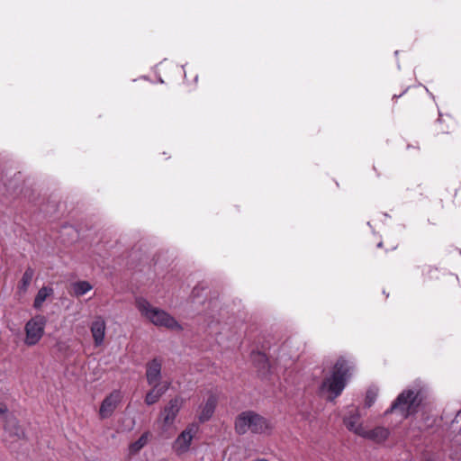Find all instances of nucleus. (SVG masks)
<instances>
[{"mask_svg":"<svg viewBox=\"0 0 461 461\" xmlns=\"http://www.w3.org/2000/svg\"><path fill=\"white\" fill-rule=\"evenodd\" d=\"M271 340H273V338H270V339H265L262 343H264L265 341H270L271 344H274Z\"/></svg>","mask_w":461,"mask_h":461,"instance_id":"bb28decb","label":"nucleus"},{"mask_svg":"<svg viewBox=\"0 0 461 461\" xmlns=\"http://www.w3.org/2000/svg\"><path fill=\"white\" fill-rule=\"evenodd\" d=\"M460 420H461V417L457 418V414H456L455 419H454V420H453V422H459Z\"/></svg>","mask_w":461,"mask_h":461,"instance_id":"a878e982","label":"nucleus"},{"mask_svg":"<svg viewBox=\"0 0 461 461\" xmlns=\"http://www.w3.org/2000/svg\"><path fill=\"white\" fill-rule=\"evenodd\" d=\"M53 288L50 286H42L37 293L34 301L33 308L40 310L42 307L45 300L53 294Z\"/></svg>","mask_w":461,"mask_h":461,"instance_id":"a211bd4d","label":"nucleus"},{"mask_svg":"<svg viewBox=\"0 0 461 461\" xmlns=\"http://www.w3.org/2000/svg\"><path fill=\"white\" fill-rule=\"evenodd\" d=\"M250 359L253 366L258 369V375H274L278 374L279 369L275 361V355H270L267 348L251 352Z\"/></svg>","mask_w":461,"mask_h":461,"instance_id":"39448f33","label":"nucleus"},{"mask_svg":"<svg viewBox=\"0 0 461 461\" xmlns=\"http://www.w3.org/2000/svg\"><path fill=\"white\" fill-rule=\"evenodd\" d=\"M218 399L216 395L211 394L207 400L206 402L202 405L200 413L198 415V420L201 423H204L208 420L212 418V416L214 413L216 405H217Z\"/></svg>","mask_w":461,"mask_h":461,"instance_id":"2eb2a0df","label":"nucleus"},{"mask_svg":"<svg viewBox=\"0 0 461 461\" xmlns=\"http://www.w3.org/2000/svg\"><path fill=\"white\" fill-rule=\"evenodd\" d=\"M389 435L390 431L388 429L384 427H375L370 430L364 429V433H362L361 437L371 439L376 443H382L388 438Z\"/></svg>","mask_w":461,"mask_h":461,"instance_id":"f3484780","label":"nucleus"},{"mask_svg":"<svg viewBox=\"0 0 461 461\" xmlns=\"http://www.w3.org/2000/svg\"><path fill=\"white\" fill-rule=\"evenodd\" d=\"M105 328V321L102 317H97L91 323L90 330L94 339L95 346L99 347L104 343Z\"/></svg>","mask_w":461,"mask_h":461,"instance_id":"4468645a","label":"nucleus"},{"mask_svg":"<svg viewBox=\"0 0 461 461\" xmlns=\"http://www.w3.org/2000/svg\"><path fill=\"white\" fill-rule=\"evenodd\" d=\"M72 288L74 294L79 297L92 290L93 286L87 281H77L72 285Z\"/></svg>","mask_w":461,"mask_h":461,"instance_id":"412c9836","label":"nucleus"},{"mask_svg":"<svg viewBox=\"0 0 461 461\" xmlns=\"http://www.w3.org/2000/svg\"><path fill=\"white\" fill-rule=\"evenodd\" d=\"M360 415L357 410L350 411L344 419L343 422L346 428L356 433L357 435L360 436L362 433H364V428L359 423Z\"/></svg>","mask_w":461,"mask_h":461,"instance_id":"dca6fc26","label":"nucleus"},{"mask_svg":"<svg viewBox=\"0 0 461 461\" xmlns=\"http://www.w3.org/2000/svg\"><path fill=\"white\" fill-rule=\"evenodd\" d=\"M0 414L2 415V418L4 421L6 419V416H11L12 414L8 413V409L5 403L0 402Z\"/></svg>","mask_w":461,"mask_h":461,"instance_id":"393cba45","label":"nucleus"},{"mask_svg":"<svg viewBox=\"0 0 461 461\" xmlns=\"http://www.w3.org/2000/svg\"><path fill=\"white\" fill-rule=\"evenodd\" d=\"M234 429L240 436L249 431L252 434L270 435L274 429V424L270 420L254 411H244L236 417Z\"/></svg>","mask_w":461,"mask_h":461,"instance_id":"f03ea898","label":"nucleus"},{"mask_svg":"<svg viewBox=\"0 0 461 461\" xmlns=\"http://www.w3.org/2000/svg\"><path fill=\"white\" fill-rule=\"evenodd\" d=\"M33 276H34V269L32 267H28L25 269V271L18 284V290L20 293L27 292V290L32 283V280L33 278Z\"/></svg>","mask_w":461,"mask_h":461,"instance_id":"6ab92c4d","label":"nucleus"},{"mask_svg":"<svg viewBox=\"0 0 461 461\" xmlns=\"http://www.w3.org/2000/svg\"><path fill=\"white\" fill-rule=\"evenodd\" d=\"M122 394L120 390H113L109 395H107L102 402L99 415L101 419H107L111 417L121 402Z\"/></svg>","mask_w":461,"mask_h":461,"instance_id":"9b49d317","label":"nucleus"},{"mask_svg":"<svg viewBox=\"0 0 461 461\" xmlns=\"http://www.w3.org/2000/svg\"><path fill=\"white\" fill-rule=\"evenodd\" d=\"M377 398V390L375 388H370L366 391V398H365V406L366 408H370Z\"/></svg>","mask_w":461,"mask_h":461,"instance_id":"5701e85b","label":"nucleus"},{"mask_svg":"<svg viewBox=\"0 0 461 461\" xmlns=\"http://www.w3.org/2000/svg\"><path fill=\"white\" fill-rule=\"evenodd\" d=\"M162 359L155 357L147 363V370L145 375H161Z\"/></svg>","mask_w":461,"mask_h":461,"instance_id":"4be33fe9","label":"nucleus"},{"mask_svg":"<svg viewBox=\"0 0 461 461\" xmlns=\"http://www.w3.org/2000/svg\"><path fill=\"white\" fill-rule=\"evenodd\" d=\"M203 290H204V287L201 286L200 285H197L196 286H194L191 293V296H192L193 300H195L196 298H198L200 296V293Z\"/></svg>","mask_w":461,"mask_h":461,"instance_id":"b1692460","label":"nucleus"},{"mask_svg":"<svg viewBox=\"0 0 461 461\" xmlns=\"http://www.w3.org/2000/svg\"><path fill=\"white\" fill-rule=\"evenodd\" d=\"M135 305L140 314L149 320L154 325L165 327L172 330H182L181 325L173 316L164 310L153 307L145 298H136Z\"/></svg>","mask_w":461,"mask_h":461,"instance_id":"7ed1b4c3","label":"nucleus"},{"mask_svg":"<svg viewBox=\"0 0 461 461\" xmlns=\"http://www.w3.org/2000/svg\"><path fill=\"white\" fill-rule=\"evenodd\" d=\"M47 319L43 315H36L32 318L25 325L26 339L25 342L29 346L37 344L44 333Z\"/></svg>","mask_w":461,"mask_h":461,"instance_id":"423d86ee","label":"nucleus"},{"mask_svg":"<svg viewBox=\"0 0 461 461\" xmlns=\"http://www.w3.org/2000/svg\"><path fill=\"white\" fill-rule=\"evenodd\" d=\"M420 402L419 393L413 390H404L393 402L391 407L384 411V415L398 412L402 420L407 419L418 411Z\"/></svg>","mask_w":461,"mask_h":461,"instance_id":"20e7f679","label":"nucleus"},{"mask_svg":"<svg viewBox=\"0 0 461 461\" xmlns=\"http://www.w3.org/2000/svg\"><path fill=\"white\" fill-rule=\"evenodd\" d=\"M302 342L296 339H288L282 344H271L265 341L263 348L268 349L270 355H275V361L279 372L285 371L299 359L302 353Z\"/></svg>","mask_w":461,"mask_h":461,"instance_id":"f257e3e1","label":"nucleus"},{"mask_svg":"<svg viewBox=\"0 0 461 461\" xmlns=\"http://www.w3.org/2000/svg\"><path fill=\"white\" fill-rule=\"evenodd\" d=\"M199 426L196 423H191L176 437L173 442L172 448L174 452L181 456L190 449L194 437L198 433Z\"/></svg>","mask_w":461,"mask_h":461,"instance_id":"0eeeda50","label":"nucleus"},{"mask_svg":"<svg viewBox=\"0 0 461 461\" xmlns=\"http://www.w3.org/2000/svg\"><path fill=\"white\" fill-rule=\"evenodd\" d=\"M458 417H461V411H459L457 412V418H458Z\"/></svg>","mask_w":461,"mask_h":461,"instance_id":"c85d7f7f","label":"nucleus"},{"mask_svg":"<svg viewBox=\"0 0 461 461\" xmlns=\"http://www.w3.org/2000/svg\"><path fill=\"white\" fill-rule=\"evenodd\" d=\"M149 432H144L136 441L132 442L129 450L131 455L137 454L142 447H144L149 440Z\"/></svg>","mask_w":461,"mask_h":461,"instance_id":"aec40b11","label":"nucleus"},{"mask_svg":"<svg viewBox=\"0 0 461 461\" xmlns=\"http://www.w3.org/2000/svg\"><path fill=\"white\" fill-rule=\"evenodd\" d=\"M355 371V362L350 357H340L335 363L332 371L329 375H351Z\"/></svg>","mask_w":461,"mask_h":461,"instance_id":"ddd939ff","label":"nucleus"},{"mask_svg":"<svg viewBox=\"0 0 461 461\" xmlns=\"http://www.w3.org/2000/svg\"><path fill=\"white\" fill-rule=\"evenodd\" d=\"M182 403V399L176 397L171 399L160 411L158 421L162 424L163 429L166 430L173 426L176 418L181 410Z\"/></svg>","mask_w":461,"mask_h":461,"instance_id":"1a4fd4ad","label":"nucleus"},{"mask_svg":"<svg viewBox=\"0 0 461 461\" xmlns=\"http://www.w3.org/2000/svg\"><path fill=\"white\" fill-rule=\"evenodd\" d=\"M4 429L8 433L9 437L14 439H22L24 438L25 433L23 428L19 425V421L14 415L6 416L4 424Z\"/></svg>","mask_w":461,"mask_h":461,"instance_id":"f8f14e48","label":"nucleus"},{"mask_svg":"<svg viewBox=\"0 0 461 461\" xmlns=\"http://www.w3.org/2000/svg\"><path fill=\"white\" fill-rule=\"evenodd\" d=\"M163 377L164 376H147L148 384L152 386V389L146 394V404L152 405L156 403L169 388L170 382L164 380Z\"/></svg>","mask_w":461,"mask_h":461,"instance_id":"9d476101","label":"nucleus"},{"mask_svg":"<svg viewBox=\"0 0 461 461\" xmlns=\"http://www.w3.org/2000/svg\"><path fill=\"white\" fill-rule=\"evenodd\" d=\"M382 246H383V242H379V243L377 244V247H378V248H381Z\"/></svg>","mask_w":461,"mask_h":461,"instance_id":"cd10ccee","label":"nucleus"},{"mask_svg":"<svg viewBox=\"0 0 461 461\" xmlns=\"http://www.w3.org/2000/svg\"><path fill=\"white\" fill-rule=\"evenodd\" d=\"M346 376H329L320 386L319 393L321 396H325L328 401H333L336 397L340 395L345 385Z\"/></svg>","mask_w":461,"mask_h":461,"instance_id":"6e6552de","label":"nucleus"}]
</instances>
